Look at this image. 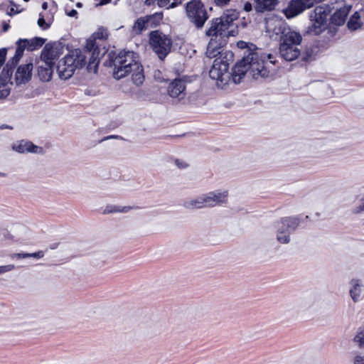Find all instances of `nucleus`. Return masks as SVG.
Returning <instances> with one entry per match:
<instances>
[{
	"mask_svg": "<svg viewBox=\"0 0 364 364\" xmlns=\"http://www.w3.org/2000/svg\"><path fill=\"white\" fill-rule=\"evenodd\" d=\"M272 55L271 54L266 55L258 48L252 51H248V54H245L243 58L232 68L230 75L232 81L235 84L240 83L247 70L250 71L255 79L268 77L269 71L264 65V61L266 59H269L271 63L274 64L275 61L272 60Z\"/></svg>",
	"mask_w": 364,
	"mask_h": 364,
	"instance_id": "obj_1",
	"label": "nucleus"
},
{
	"mask_svg": "<svg viewBox=\"0 0 364 364\" xmlns=\"http://www.w3.org/2000/svg\"><path fill=\"white\" fill-rule=\"evenodd\" d=\"M113 77L120 80L132 74L134 85L140 86L144 83V75L142 65L139 61L138 55L130 50H122L112 60Z\"/></svg>",
	"mask_w": 364,
	"mask_h": 364,
	"instance_id": "obj_2",
	"label": "nucleus"
},
{
	"mask_svg": "<svg viewBox=\"0 0 364 364\" xmlns=\"http://www.w3.org/2000/svg\"><path fill=\"white\" fill-rule=\"evenodd\" d=\"M205 55L209 58H215L213 66L209 71L210 78L221 84H225L230 78L231 73H228L229 65L233 61V53L230 50H220L218 48L216 40L211 38L208 44Z\"/></svg>",
	"mask_w": 364,
	"mask_h": 364,
	"instance_id": "obj_3",
	"label": "nucleus"
},
{
	"mask_svg": "<svg viewBox=\"0 0 364 364\" xmlns=\"http://www.w3.org/2000/svg\"><path fill=\"white\" fill-rule=\"evenodd\" d=\"M302 41L300 33L294 30H287L284 36L280 37L279 55L287 61H292L301 55L298 48Z\"/></svg>",
	"mask_w": 364,
	"mask_h": 364,
	"instance_id": "obj_4",
	"label": "nucleus"
},
{
	"mask_svg": "<svg viewBox=\"0 0 364 364\" xmlns=\"http://www.w3.org/2000/svg\"><path fill=\"white\" fill-rule=\"evenodd\" d=\"M172 39L168 35L159 31H153L149 33V43L160 60H164L171 52Z\"/></svg>",
	"mask_w": 364,
	"mask_h": 364,
	"instance_id": "obj_5",
	"label": "nucleus"
},
{
	"mask_svg": "<svg viewBox=\"0 0 364 364\" xmlns=\"http://www.w3.org/2000/svg\"><path fill=\"white\" fill-rule=\"evenodd\" d=\"M186 11L190 21L198 28H202L208 18L206 9L200 0H192L186 4Z\"/></svg>",
	"mask_w": 364,
	"mask_h": 364,
	"instance_id": "obj_6",
	"label": "nucleus"
},
{
	"mask_svg": "<svg viewBox=\"0 0 364 364\" xmlns=\"http://www.w3.org/2000/svg\"><path fill=\"white\" fill-rule=\"evenodd\" d=\"M331 11L328 6H317L310 14L311 25L308 33L319 35L326 28V22Z\"/></svg>",
	"mask_w": 364,
	"mask_h": 364,
	"instance_id": "obj_7",
	"label": "nucleus"
},
{
	"mask_svg": "<svg viewBox=\"0 0 364 364\" xmlns=\"http://www.w3.org/2000/svg\"><path fill=\"white\" fill-rule=\"evenodd\" d=\"M264 21L266 32L271 38L279 35L284 36L287 30H292L287 27L284 20L275 15H269L265 18Z\"/></svg>",
	"mask_w": 364,
	"mask_h": 364,
	"instance_id": "obj_8",
	"label": "nucleus"
},
{
	"mask_svg": "<svg viewBox=\"0 0 364 364\" xmlns=\"http://www.w3.org/2000/svg\"><path fill=\"white\" fill-rule=\"evenodd\" d=\"M80 60L76 62L73 55H66L58 62L56 67L59 77L62 80L69 79L73 75L79 64Z\"/></svg>",
	"mask_w": 364,
	"mask_h": 364,
	"instance_id": "obj_9",
	"label": "nucleus"
},
{
	"mask_svg": "<svg viewBox=\"0 0 364 364\" xmlns=\"http://www.w3.org/2000/svg\"><path fill=\"white\" fill-rule=\"evenodd\" d=\"M44 43L45 39L38 37H36L31 40L19 39L16 43L17 48L16 50L15 55L12 59L13 63H18L19 59L22 57L25 49H27L28 50H34L41 47L44 44Z\"/></svg>",
	"mask_w": 364,
	"mask_h": 364,
	"instance_id": "obj_10",
	"label": "nucleus"
},
{
	"mask_svg": "<svg viewBox=\"0 0 364 364\" xmlns=\"http://www.w3.org/2000/svg\"><path fill=\"white\" fill-rule=\"evenodd\" d=\"M313 6L314 0H291L284 9V14L287 18H294Z\"/></svg>",
	"mask_w": 364,
	"mask_h": 364,
	"instance_id": "obj_11",
	"label": "nucleus"
},
{
	"mask_svg": "<svg viewBox=\"0 0 364 364\" xmlns=\"http://www.w3.org/2000/svg\"><path fill=\"white\" fill-rule=\"evenodd\" d=\"M229 28L228 23H224L220 18H217L212 21L210 27L206 31V35L215 37V39L218 37L228 38L230 33V31H228Z\"/></svg>",
	"mask_w": 364,
	"mask_h": 364,
	"instance_id": "obj_12",
	"label": "nucleus"
},
{
	"mask_svg": "<svg viewBox=\"0 0 364 364\" xmlns=\"http://www.w3.org/2000/svg\"><path fill=\"white\" fill-rule=\"evenodd\" d=\"M63 46L60 43H48L41 53V60L53 64V60L63 54Z\"/></svg>",
	"mask_w": 364,
	"mask_h": 364,
	"instance_id": "obj_13",
	"label": "nucleus"
},
{
	"mask_svg": "<svg viewBox=\"0 0 364 364\" xmlns=\"http://www.w3.org/2000/svg\"><path fill=\"white\" fill-rule=\"evenodd\" d=\"M207 208L223 205L227 203L228 191H215L204 194Z\"/></svg>",
	"mask_w": 364,
	"mask_h": 364,
	"instance_id": "obj_14",
	"label": "nucleus"
},
{
	"mask_svg": "<svg viewBox=\"0 0 364 364\" xmlns=\"http://www.w3.org/2000/svg\"><path fill=\"white\" fill-rule=\"evenodd\" d=\"M13 151L19 154L33 153L43 154V149L36 146L30 141L20 140L14 143L11 146Z\"/></svg>",
	"mask_w": 364,
	"mask_h": 364,
	"instance_id": "obj_15",
	"label": "nucleus"
},
{
	"mask_svg": "<svg viewBox=\"0 0 364 364\" xmlns=\"http://www.w3.org/2000/svg\"><path fill=\"white\" fill-rule=\"evenodd\" d=\"M33 63H29L21 65L15 73V82L16 85H21L27 83L32 77Z\"/></svg>",
	"mask_w": 364,
	"mask_h": 364,
	"instance_id": "obj_16",
	"label": "nucleus"
},
{
	"mask_svg": "<svg viewBox=\"0 0 364 364\" xmlns=\"http://www.w3.org/2000/svg\"><path fill=\"white\" fill-rule=\"evenodd\" d=\"M185 82L181 79H176L172 81L168 87V93L171 97H178L183 99L186 96Z\"/></svg>",
	"mask_w": 364,
	"mask_h": 364,
	"instance_id": "obj_17",
	"label": "nucleus"
},
{
	"mask_svg": "<svg viewBox=\"0 0 364 364\" xmlns=\"http://www.w3.org/2000/svg\"><path fill=\"white\" fill-rule=\"evenodd\" d=\"M350 9L351 6L347 4H343L341 6L336 8V11L331 16V22L336 26L344 24Z\"/></svg>",
	"mask_w": 364,
	"mask_h": 364,
	"instance_id": "obj_18",
	"label": "nucleus"
},
{
	"mask_svg": "<svg viewBox=\"0 0 364 364\" xmlns=\"http://www.w3.org/2000/svg\"><path fill=\"white\" fill-rule=\"evenodd\" d=\"M138 206L134 205H122L117 204H107L102 210V214L112 213H127L132 210L138 209Z\"/></svg>",
	"mask_w": 364,
	"mask_h": 364,
	"instance_id": "obj_19",
	"label": "nucleus"
},
{
	"mask_svg": "<svg viewBox=\"0 0 364 364\" xmlns=\"http://www.w3.org/2000/svg\"><path fill=\"white\" fill-rule=\"evenodd\" d=\"M309 216L296 215L289 216L281 219V224L285 228H296L301 225H305L304 220H307Z\"/></svg>",
	"mask_w": 364,
	"mask_h": 364,
	"instance_id": "obj_20",
	"label": "nucleus"
},
{
	"mask_svg": "<svg viewBox=\"0 0 364 364\" xmlns=\"http://www.w3.org/2000/svg\"><path fill=\"white\" fill-rule=\"evenodd\" d=\"M255 10L257 13H263L274 9L278 0H253Z\"/></svg>",
	"mask_w": 364,
	"mask_h": 364,
	"instance_id": "obj_21",
	"label": "nucleus"
},
{
	"mask_svg": "<svg viewBox=\"0 0 364 364\" xmlns=\"http://www.w3.org/2000/svg\"><path fill=\"white\" fill-rule=\"evenodd\" d=\"M206 202L205 195L202 194L194 198L184 201L183 207L190 210L204 208H207Z\"/></svg>",
	"mask_w": 364,
	"mask_h": 364,
	"instance_id": "obj_22",
	"label": "nucleus"
},
{
	"mask_svg": "<svg viewBox=\"0 0 364 364\" xmlns=\"http://www.w3.org/2000/svg\"><path fill=\"white\" fill-rule=\"evenodd\" d=\"M350 289L349 290L350 296L352 300L356 303L360 300L362 293L363 283L360 280L353 279L350 282Z\"/></svg>",
	"mask_w": 364,
	"mask_h": 364,
	"instance_id": "obj_23",
	"label": "nucleus"
},
{
	"mask_svg": "<svg viewBox=\"0 0 364 364\" xmlns=\"http://www.w3.org/2000/svg\"><path fill=\"white\" fill-rule=\"evenodd\" d=\"M53 64L48 62H43V65H41L38 68V74L40 79L44 82L50 80L53 73Z\"/></svg>",
	"mask_w": 364,
	"mask_h": 364,
	"instance_id": "obj_24",
	"label": "nucleus"
},
{
	"mask_svg": "<svg viewBox=\"0 0 364 364\" xmlns=\"http://www.w3.org/2000/svg\"><path fill=\"white\" fill-rule=\"evenodd\" d=\"M364 17L362 13V10L360 9L359 11H355L350 18L349 21L347 23V27L349 30L354 31L359 28H360L363 22L361 20V18Z\"/></svg>",
	"mask_w": 364,
	"mask_h": 364,
	"instance_id": "obj_25",
	"label": "nucleus"
},
{
	"mask_svg": "<svg viewBox=\"0 0 364 364\" xmlns=\"http://www.w3.org/2000/svg\"><path fill=\"white\" fill-rule=\"evenodd\" d=\"M238 16L239 14L236 10L228 9L219 18L224 21V23H228V26L230 27L232 26L233 21L238 18Z\"/></svg>",
	"mask_w": 364,
	"mask_h": 364,
	"instance_id": "obj_26",
	"label": "nucleus"
},
{
	"mask_svg": "<svg viewBox=\"0 0 364 364\" xmlns=\"http://www.w3.org/2000/svg\"><path fill=\"white\" fill-rule=\"evenodd\" d=\"M144 18L149 28H155L159 26L162 21L163 14L161 12H156L154 14L147 15L144 16Z\"/></svg>",
	"mask_w": 364,
	"mask_h": 364,
	"instance_id": "obj_27",
	"label": "nucleus"
},
{
	"mask_svg": "<svg viewBox=\"0 0 364 364\" xmlns=\"http://www.w3.org/2000/svg\"><path fill=\"white\" fill-rule=\"evenodd\" d=\"M147 29H149V27L144 16L137 18L132 26L133 32L137 35L141 34L144 31Z\"/></svg>",
	"mask_w": 364,
	"mask_h": 364,
	"instance_id": "obj_28",
	"label": "nucleus"
},
{
	"mask_svg": "<svg viewBox=\"0 0 364 364\" xmlns=\"http://www.w3.org/2000/svg\"><path fill=\"white\" fill-rule=\"evenodd\" d=\"M290 229H279L277 232V240L282 244H288L290 242Z\"/></svg>",
	"mask_w": 364,
	"mask_h": 364,
	"instance_id": "obj_29",
	"label": "nucleus"
},
{
	"mask_svg": "<svg viewBox=\"0 0 364 364\" xmlns=\"http://www.w3.org/2000/svg\"><path fill=\"white\" fill-rule=\"evenodd\" d=\"M208 235L210 237V238L208 239L210 242H219L224 240L221 231L218 229H210Z\"/></svg>",
	"mask_w": 364,
	"mask_h": 364,
	"instance_id": "obj_30",
	"label": "nucleus"
},
{
	"mask_svg": "<svg viewBox=\"0 0 364 364\" xmlns=\"http://www.w3.org/2000/svg\"><path fill=\"white\" fill-rule=\"evenodd\" d=\"M353 342L360 348H364V330L359 329L353 338Z\"/></svg>",
	"mask_w": 364,
	"mask_h": 364,
	"instance_id": "obj_31",
	"label": "nucleus"
},
{
	"mask_svg": "<svg viewBox=\"0 0 364 364\" xmlns=\"http://www.w3.org/2000/svg\"><path fill=\"white\" fill-rule=\"evenodd\" d=\"M353 364H364V355L360 352H354Z\"/></svg>",
	"mask_w": 364,
	"mask_h": 364,
	"instance_id": "obj_32",
	"label": "nucleus"
},
{
	"mask_svg": "<svg viewBox=\"0 0 364 364\" xmlns=\"http://www.w3.org/2000/svg\"><path fill=\"white\" fill-rule=\"evenodd\" d=\"M85 48L89 52L93 51V53H95V49H96L95 40V39H92V38L88 39L87 41Z\"/></svg>",
	"mask_w": 364,
	"mask_h": 364,
	"instance_id": "obj_33",
	"label": "nucleus"
},
{
	"mask_svg": "<svg viewBox=\"0 0 364 364\" xmlns=\"http://www.w3.org/2000/svg\"><path fill=\"white\" fill-rule=\"evenodd\" d=\"M10 93L9 89L6 87V85H3L0 87V99H4Z\"/></svg>",
	"mask_w": 364,
	"mask_h": 364,
	"instance_id": "obj_34",
	"label": "nucleus"
},
{
	"mask_svg": "<svg viewBox=\"0 0 364 364\" xmlns=\"http://www.w3.org/2000/svg\"><path fill=\"white\" fill-rule=\"evenodd\" d=\"M175 164L177 166L178 168L180 169H184L188 167V164L182 159H176L175 160Z\"/></svg>",
	"mask_w": 364,
	"mask_h": 364,
	"instance_id": "obj_35",
	"label": "nucleus"
},
{
	"mask_svg": "<svg viewBox=\"0 0 364 364\" xmlns=\"http://www.w3.org/2000/svg\"><path fill=\"white\" fill-rule=\"evenodd\" d=\"M15 268L14 264L0 266V274L12 271Z\"/></svg>",
	"mask_w": 364,
	"mask_h": 364,
	"instance_id": "obj_36",
	"label": "nucleus"
},
{
	"mask_svg": "<svg viewBox=\"0 0 364 364\" xmlns=\"http://www.w3.org/2000/svg\"><path fill=\"white\" fill-rule=\"evenodd\" d=\"M6 56V49L1 48L0 49V68L3 65L5 62Z\"/></svg>",
	"mask_w": 364,
	"mask_h": 364,
	"instance_id": "obj_37",
	"label": "nucleus"
},
{
	"mask_svg": "<svg viewBox=\"0 0 364 364\" xmlns=\"http://www.w3.org/2000/svg\"><path fill=\"white\" fill-rule=\"evenodd\" d=\"M38 25L44 30L49 28V25L46 22L43 17L38 18Z\"/></svg>",
	"mask_w": 364,
	"mask_h": 364,
	"instance_id": "obj_38",
	"label": "nucleus"
},
{
	"mask_svg": "<svg viewBox=\"0 0 364 364\" xmlns=\"http://www.w3.org/2000/svg\"><path fill=\"white\" fill-rule=\"evenodd\" d=\"M312 58V51L306 50L305 53L301 55L302 60L308 61Z\"/></svg>",
	"mask_w": 364,
	"mask_h": 364,
	"instance_id": "obj_39",
	"label": "nucleus"
},
{
	"mask_svg": "<svg viewBox=\"0 0 364 364\" xmlns=\"http://www.w3.org/2000/svg\"><path fill=\"white\" fill-rule=\"evenodd\" d=\"M30 257H34V258H42L44 256V252L43 251H38L37 252L34 253H29Z\"/></svg>",
	"mask_w": 364,
	"mask_h": 364,
	"instance_id": "obj_40",
	"label": "nucleus"
},
{
	"mask_svg": "<svg viewBox=\"0 0 364 364\" xmlns=\"http://www.w3.org/2000/svg\"><path fill=\"white\" fill-rule=\"evenodd\" d=\"M230 0H215V3L218 6H224L228 4Z\"/></svg>",
	"mask_w": 364,
	"mask_h": 364,
	"instance_id": "obj_41",
	"label": "nucleus"
},
{
	"mask_svg": "<svg viewBox=\"0 0 364 364\" xmlns=\"http://www.w3.org/2000/svg\"><path fill=\"white\" fill-rule=\"evenodd\" d=\"M159 6L164 7L167 6L170 0H156Z\"/></svg>",
	"mask_w": 364,
	"mask_h": 364,
	"instance_id": "obj_42",
	"label": "nucleus"
},
{
	"mask_svg": "<svg viewBox=\"0 0 364 364\" xmlns=\"http://www.w3.org/2000/svg\"><path fill=\"white\" fill-rule=\"evenodd\" d=\"M252 9V5L250 2H246L244 5V10L247 12L251 11Z\"/></svg>",
	"mask_w": 364,
	"mask_h": 364,
	"instance_id": "obj_43",
	"label": "nucleus"
},
{
	"mask_svg": "<svg viewBox=\"0 0 364 364\" xmlns=\"http://www.w3.org/2000/svg\"><path fill=\"white\" fill-rule=\"evenodd\" d=\"M16 257L18 259H23L30 257L29 253H18L16 255Z\"/></svg>",
	"mask_w": 364,
	"mask_h": 364,
	"instance_id": "obj_44",
	"label": "nucleus"
},
{
	"mask_svg": "<svg viewBox=\"0 0 364 364\" xmlns=\"http://www.w3.org/2000/svg\"><path fill=\"white\" fill-rule=\"evenodd\" d=\"M183 0H173V1L171 3V5H169L168 6V8L171 7V8H173L175 6H176L178 4H181Z\"/></svg>",
	"mask_w": 364,
	"mask_h": 364,
	"instance_id": "obj_45",
	"label": "nucleus"
},
{
	"mask_svg": "<svg viewBox=\"0 0 364 364\" xmlns=\"http://www.w3.org/2000/svg\"><path fill=\"white\" fill-rule=\"evenodd\" d=\"M77 12L76 10L73 9L68 13V16L71 17H74L77 15Z\"/></svg>",
	"mask_w": 364,
	"mask_h": 364,
	"instance_id": "obj_46",
	"label": "nucleus"
},
{
	"mask_svg": "<svg viewBox=\"0 0 364 364\" xmlns=\"http://www.w3.org/2000/svg\"><path fill=\"white\" fill-rule=\"evenodd\" d=\"M364 211V200L361 203V204L358 206L357 212Z\"/></svg>",
	"mask_w": 364,
	"mask_h": 364,
	"instance_id": "obj_47",
	"label": "nucleus"
},
{
	"mask_svg": "<svg viewBox=\"0 0 364 364\" xmlns=\"http://www.w3.org/2000/svg\"><path fill=\"white\" fill-rule=\"evenodd\" d=\"M111 1V0H100V5H104V4H108Z\"/></svg>",
	"mask_w": 364,
	"mask_h": 364,
	"instance_id": "obj_48",
	"label": "nucleus"
},
{
	"mask_svg": "<svg viewBox=\"0 0 364 364\" xmlns=\"http://www.w3.org/2000/svg\"><path fill=\"white\" fill-rule=\"evenodd\" d=\"M9 28V25L6 23H4V25H3V31H7L8 29Z\"/></svg>",
	"mask_w": 364,
	"mask_h": 364,
	"instance_id": "obj_49",
	"label": "nucleus"
},
{
	"mask_svg": "<svg viewBox=\"0 0 364 364\" xmlns=\"http://www.w3.org/2000/svg\"><path fill=\"white\" fill-rule=\"evenodd\" d=\"M154 0H146L145 3L146 5L150 6L154 4Z\"/></svg>",
	"mask_w": 364,
	"mask_h": 364,
	"instance_id": "obj_50",
	"label": "nucleus"
},
{
	"mask_svg": "<svg viewBox=\"0 0 364 364\" xmlns=\"http://www.w3.org/2000/svg\"><path fill=\"white\" fill-rule=\"evenodd\" d=\"M42 9L43 10H46L48 9V3L47 2H44L42 4Z\"/></svg>",
	"mask_w": 364,
	"mask_h": 364,
	"instance_id": "obj_51",
	"label": "nucleus"
},
{
	"mask_svg": "<svg viewBox=\"0 0 364 364\" xmlns=\"http://www.w3.org/2000/svg\"><path fill=\"white\" fill-rule=\"evenodd\" d=\"M118 137H119L118 136H109L107 137L106 139H112V138L117 139Z\"/></svg>",
	"mask_w": 364,
	"mask_h": 364,
	"instance_id": "obj_52",
	"label": "nucleus"
},
{
	"mask_svg": "<svg viewBox=\"0 0 364 364\" xmlns=\"http://www.w3.org/2000/svg\"><path fill=\"white\" fill-rule=\"evenodd\" d=\"M96 35H97V38H103L102 34V33L100 34L99 32L97 33Z\"/></svg>",
	"mask_w": 364,
	"mask_h": 364,
	"instance_id": "obj_53",
	"label": "nucleus"
},
{
	"mask_svg": "<svg viewBox=\"0 0 364 364\" xmlns=\"http://www.w3.org/2000/svg\"><path fill=\"white\" fill-rule=\"evenodd\" d=\"M76 6H77V7L80 8V7H82V3L78 2V3H77Z\"/></svg>",
	"mask_w": 364,
	"mask_h": 364,
	"instance_id": "obj_54",
	"label": "nucleus"
},
{
	"mask_svg": "<svg viewBox=\"0 0 364 364\" xmlns=\"http://www.w3.org/2000/svg\"><path fill=\"white\" fill-rule=\"evenodd\" d=\"M361 10H362L363 15L364 16V5H363V9Z\"/></svg>",
	"mask_w": 364,
	"mask_h": 364,
	"instance_id": "obj_55",
	"label": "nucleus"
},
{
	"mask_svg": "<svg viewBox=\"0 0 364 364\" xmlns=\"http://www.w3.org/2000/svg\"><path fill=\"white\" fill-rule=\"evenodd\" d=\"M240 44L242 45V46H244V44H245V42H241Z\"/></svg>",
	"mask_w": 364,
	"mask_h": 364,
	"instance_id": "obj_56",
	"label": "nucleus"
},
{
	"mask_svg": "<svg viewBox=\"0 0 364 364\" xmlns=\"http://www.w3.org/2000/svg\"><path fill=\"white\" fill-rule=\"evenodd\" d=\"M240 44L242 45V46H244V44H245V42H241Z\"/></svg>",
	"mask_w": 364,
	"mask_h": 364,
	"instance_id": "obj_57",
	"label": "nucleus"
},
{
	"mask_svg": "<svg viewBox=\"0 0 364 364\" xmlns=\"http://www.w3.org/2000/svg\"><path fill=\"white\" fill-rule=\"evenodd\" d=\"M24 1H28L29 0H23Z\"/></svg>",
	"mask_w": 364,
	"mask_h": 364,
	"instance_id": "obj_58",
	"label": "nucleus"
}]
</instances>
